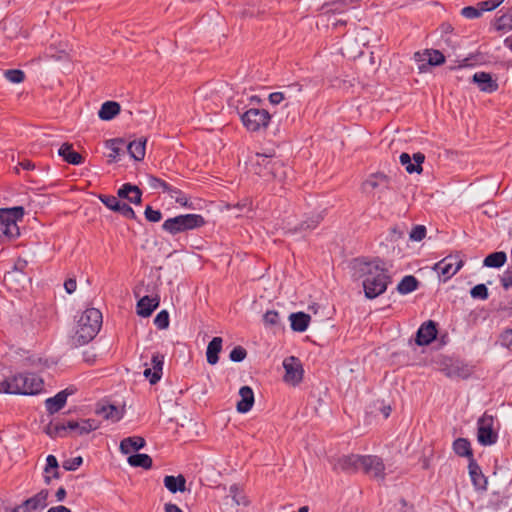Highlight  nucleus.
Wrapping results in <instances>:
<instances>
[{
	"label": "nucleus",
	"mask_w": 512,
	"mask_h": 512,
	"mask_svg": "<svg viewBox=\"0 0 512 512\" xmlns=\"http://www.w3.org/2000/svg\"><path fill=\"white\" fill-rule=\"evenodd\" d=\"M506 260H507L506 253L503 251H499V252H494V253L489 254L484 259L483 264L486 267L499 268L505 264Z\"/></svg>",
	"instance_id": "obj_36"
},
{
	"label": "nucleus",
	"mask_w": 512,
	"mask_h": 512,
	"mask_svg": "<svg viewBox=\"0 0 512 512\" xmlns=\"http://www.w3.org/2000/svg\"><path fill=\"white\" fill-rule=\"evenodd\" d=\"M354 267L357 275L363 278V288L367 298L374 299L386 291L390 278L382 260L378 258L372 261L359 260Z\"/></svg>",
	"instance_id": "obj_1"
},
{
	"label": "nucleus",
	"mask_w": 512,
	"mask_h": 512,
	"mask_svg": "<svg viewBox=\"0 0 512 512\" xmlns=\"http://www.w3.org/2000/svg\"><path fill=\"white\" fill-rule=\"evenodd\" d=\"M453 451L460 457H466L469 460L474 459L471 444L466 438L456 439L453 442Z\"/></svg>",
	"instance_id": "obj_33"
},
{
	"label": "nucleus",
	"mask_w": 512,
	"mask_h": 512,
	"mask_svg": "<svg viewBox=\"0 0 512 512\" xmlns=\"http://www.w3.org/2000/svg\"><path fill=\"white\" fill-rule=\"evenodd\" d=\"M428 56V64L432 66H438L445 62L444 55L438 50H426Z\"/></svg>",
	"instance_id": "obj_46"
},
{
	"label": "nucleus",
	"mask_w": 512,
	"mask_h": 512,
	"mask_svg": "<svg viewBox=\"0 0 512 512\" xmlns=\"http://www.w3.org/2000/svg\"><path fill=\"white\" fill-rule=\"evenodd\" d=\"M418 284L419 282L414 276L407 275L399 282L397 290L401 294H408L416 290Z\"/></svg>",
	"instance_id": "obj_37"
},
{
	"label": "nucleus",
	"mask_w": 512,
	"mask_h": 512,
	"mask_svg": "<svg viewBox=\"0 0 512 512\" xmlns=\"http://www.w3.org/2000/svg\"><path fill=\"white\" fill-rule=\"evenodd\" d=\"M121 111L120 104L115 101H106L102 104L98 111V116L101 120L109 121L115 118Z\"/></svg>",
	"instance_id": "obj_26"
},
{
	"label": "nucleus",
	"mask_w": 512,
	"mask_h": 512,
	"mask_svg": "<svg viewBox=\"0 0 512 512\" xmlns=\"http://www.w3.org/2000/svg\"><path fill=\"white\" fill-rule=\"evenodd\" d=\"M246 355H247V352L243 347L236 346L230 352L229 358L233 362H241L245 359Z\"/></svg>",
	"instance_id": "obj_54"
},
{
	"label": "nucleus",
	"mask_w": 512,
	"mask_h": 512,
	"mask_svg": "<svg viewBox=\"0 0 512 512\" xmlns=\"http://www.w3.org/2000/svg\"><path fill=\"white\" fill-rule=\"evenodd\" d=\"M72 394V391L68 389L58 392L54 397L46 399L45 406L50 414H54L61 410L67 401L68 395Z\"/></svg>",
	"instance_id": "obj_21"
},
{
	"label": "nucleus",
	"mask_w": 512,
	"mask_h": 512,
	"mask_svg": "<svg viewBox=\"0 0 512 512\" xmlns=\"http://www.w3.org/2000/svg\"><path fill=\"white\" fill-rule=\"evenodd\" d=\"M284 100V94L282 92H273L269 95L270 103L277 105Z\"/></svg>",
	"instance_id": "obj_63"
},
{
	"label": "nucleus",
	"mask_w": 512,
	"mask_h": 512,
	"mask_svg": "<svg viewBox=\"0 0 512 512\" xmlns=\"http://www.w3.org/2000/svg\"><path fill=\"white\" fill-rule=\"evenodd\" d=\"M5 78L11 83H21L24 81L25 74L19 69H9L4 72Z\"/></svg>",
	"instance_id": "obj_44"
},
{
	"label": "nucleus",
	"mask_w": 512,
	"mask_h": 512,
	"mask_svg": "<svg viewBox=\"0 0 512 512\" xmlns=\"http://www.w3.org/2000/svg\"><path fill=\"white\" fill-rule=\"evenodd\" d=\"M3 281L10 289L19 291L24 289L31 279L25 272L8 271L4 274Z\"/></svg>",
	"instance_id": "obj_15"
},
{
	"label": "nucleus",
	"mask_w": 512,
	"mask_h": 512,
	"mask_svg": "<svg viewBox=\"0 0 512 512\" xmlns=\"http://www.w3.org/2000/svg\"><path fill=\"white\" fill-rule=\"evenodd\" d=\"M241 399L237 402L236 408L239 413H247L254 404V393L249 386H243L239 390Z\"/></svg>",
	"instance_id": "obj_22"
},
{
	"label": "nucleus",
	"mask_w": 512,
	"mask_h": 512,
	"mask_svg": "<svg viewBox=\"0 0 512 512\" xmlns=\"http://www.w3.org/2000/svg\"><path fill=\"white\" fill-rule=\"evenodd\" d=\"M125 145V141L121 138H115L107 141L106 146L111 150L108 155L110 161H116L117 157L122 152V147Z\"/></svg>",
	"instance_id": "obj_39"
},
{
	"label": "nucleus",
	"mask_w": 512,
	"mask_h": 512,
	"mask_svg": "<svg viewBox=\"0 0 512 512\" xmlns=\"http://www.w3.org/2000/svg\"><path fill=\"white\" fill-rule=\"evenodd\" d=\"M501 284L505 289H509L512 287V275L509 273H504L501 277Z\"/></svg>",
	"instance_id": "obj_64"
},
{
	"label": "nucleus",
	"mask_w": 512,
	"mask_h": 512,
	"mask_svg": "<svg viewBox=\"0 0 512 512\" xmlns=\"http://www.w3.org/2000/svg\"><path fill=\"white\" fill-rule=\"evenodd\" d=\"M363 456L361 455H344L332 461L335 470H341L347 473L356 472L362 465Z\"/></svg>",
	"instance_id": "obj_13"
},
{
	"label": "nucleus",
	"mask_w": 512,
	"mask_h": 512,
	"mask_svg": "<svg viewBox=\"0 0 512 512\" xmlns=\"http://www.w3.org/2000/svg\"><path fill=\"white\" fill-rule=\"evenodd\" d=\"M147 182H148V185L150 186V188L155 189V190L162 189V191L164 193H168L170 196H174L173 193H178L175 190V186H173L172 184L168 183L167 181H165L161 178H158L156 176L149 175L147 177Z\"/></svg>",
	"instance_id": "obj_32"
},
{
	"label": "nucleus",
	"mask_w": 512,
	"mask_h": 512,
	"mask_svg": "<svg viewBox=\"0 0 512 512\" xmlns=\"http://www.w3.org/2000/svg\"><path fill=\"white\" fill-rule=\"evenodd\" d=\"M164 486L172 493L184 492L186 490V479L183 475L164 477Z\"/></svg>",
	"instance_id": "obj_28"
},
{
	"label": "nucleus",
	"mask_w": 512,
	"mask_h": 512,
	"mask_svg": "<svg viewBox=\"0 0 512 512\" xmlns=\"http://www.w3.org/2000/svg\"><path fill=\"white\" fill-rule=\"evenodd\" d=\"M477 439L481 445L488 446L495 444L498 434L494 429V417L484 413L477 422Z\"/></svg>",
	"instance_id": "obj_7"
},
{
	"label": "nucleus",
	"mask_w": 512,
	"mask_h": 512,
	"mask_svg": "<svg viewBox=\"0 0 512 512\" xmlns=\"http://www.w3.org/2000/svg\"><path fill=\"white\" fill-rule=\"evenodd\" d=\"M82 462H83L82 457L78 456L75 458L65 460L62 464V467L66 471H74L82 464Z\"/></svg>",
	"instance_id": "obj_56"
},
{
	"label": "nucleus",
	"mask_w": 512,
	"mask_h": 512,
	"mask_svg": "<svg viewBox=\"0 0 512 512\" xmlns=\"http://www.w3.org/2000/svg\"><path fill=\"white\" fill-rule=\"evenodd\" d=\"M271 169V181L283 182L285 180L288 168L280 160L277 159Z\"/></svg>",
	"instance_id": "obj_41"
},
{
	"label": "nucleus",
	"mask_w": 512,
	"mask_h": 512,
	"mask_svg": "<svg viewBox=\"0 0 512 512\" xmlns=\"http://www.w3.org/2000/svg\"><path fill=\"white\" fill-rule=\"evenodd\" d=\"M114 212H118L129 219H134L136 217L134 210L127 203L121 201L117 204Z\"/></svg>",
	"instance_id": "obj_49"
},
{
	"label": "nucleus",
	"mask_w": 512,
	"mask_h": 512,
	"mask_svg": "<svg viewBox=\"0 0 512 512\" xmlns=\"http://www.w3.org/2000/svg\"><path fill=\"white\" fill-rule=\"evenodd\" d=\"M364 190L369 192L371 190H374L376 188H385L388 189L389 187V179L384 174H374L371 175L363 184Z\"/></svg>",
	"instance_id": "obj_29"
},
{
	"label": "nucleus",
	"mask_w": 512,
	"mask_h": 512,
	"mask_svg": "<svg viewBox=\"0 0 512 512\" xmlns=\"http://www.w3.org/2000/svg\"><path fill=\"white\" fill-rule=\"evenodd\" d=\"M66 47H67L66 44H60L59 55H57L56 52H54V50H55L54 46L50 45L49 48L47 49L45 55L47 57L55 58V59L59 60L62 58L61 54H66Z\"/></svg>",
	"instance_id": "obj_60"
},
{
	"label": "nucleus",
	"mask_w": 512,
	"mask_h": 512,
	"mask_svg": "<svg viewBox=\"0 0 512 512\" xmlns=\"http://www.w3.org/2000/svg\"><path fill=\"white\" fill-rule=\"evenodd\" d=\"M175 190L178 193H173L174 196H170L174 198L175 201L183 207L192 208L191 204L188 203V198L183 194V192L175 186Z\"/></svg>",
	"instance_id": "obj_59"
},
{
	"label": "nucleus",
	"mask_w": 512,
	"mask_h": 512,
	"mask_svg": "<svg viewBox=\"0 0 512 512\" xmlns=\"http://www.w3.org/2000/svg\"><path fill=\"white\" fill-rule=\"evenodd\" d=\"M154 324L159 328V329H166L168 326H169V314L166 310H162L160 311L155 319H154Z\"/></svg>",
	"instance_id": "obj_51"
},
{
	"label": "nucleus",
	"mask_w": 512,
	"mask_h": 512,
	"mask_svg": "<svg viewBox=\"0 0 512 512\" xmlns=\"http://www.w3.org/2000/svg\"><path fill=\"white\" fill-rule=\"evenodd\" d=\"M400 163L405 166L406 171L409 174L422 172V163L425 160V156L423 153L417 152L413 154L414 163L411 162L412 158L406 152H403L399 157Z\"/></svg>",
	"instance_id": "obj_17"
},
{
	"label": "nucleus",
	"mask_w": 512,
	"mask_h": 512,
	"mask_svg": "<svg viewBox=\"0 0 512 512\" xmlns=\"http://www.w3.org/2000/svg\"><path fill=\"white\" fill-rule=\"evenodd\" d=\"M322 220V216L320 214L312 216L309 220L300 224L299 227H296L295 230L304 231L314 229Z\"/></svg>",
	"instance_id": "obj_48"
},
{
	"label": "nucleus",
	"mask_w": 512,
	"mask_h": 512,
	"mask_svg": "<svg viewBox=\"0 0 512 512\" xmlns=\"http://www.w3.org/2000/svg\"><path fill=\"white\" fill-rule=\"evenodd\" d=\"M470 295L474 299L486 300L489 296V293L486 285L478 284L470 290Z\"/></svg>",
	"instance_id": "obj_47"
},
{
	"label": "nucleus",
	"mask_w": 512,
	"mask_h": 512,
	"mask_svg": "<svg viewBox=\"0 0 512 512\" xmlns=\"http://www.w3.org/2000/svg\"><path fill=\"white\" fill-rule=\"evenodd\" d=\"M58 154L72 165H79L83 162V157L78 152L74 151L72 144L69 143L62 144L58 150Z\"/></svg>",
	"instance_id": "obj_27"
},
{
	"label": "nucleus",
	"mask_w": 512,
	"mask_h": 512,
	"mask_svg": "<svg viewBox=\"0 0 512 512\" xmlns=\"http://www.w3.org/2000/svg\"><path fill=\"white\" fill-rule=\"evenodd\" d=\"M222 338L221 337H214L208 344L207 346V351H206V357H207V362L210 364V365H215L218 360H219V357H218V354L220 353L221 349H222Z\"/></svg>",
	"instance_id": "obj_31"
},
{
	"label": "nucleus",
	"mask_w": 512,
	"mask_h": 512,
	"mask_svg": "<svg viewBox=\"0 0 512 512\" xmlns=\"http://www.w3.org/2000/svg\"><path fill=\"white\" fill-rule=\"evenodd\" d=\"M366 474L376 478L383 480L384 479V470L385 465L382 459L378 456L374 455H366L363 456L362 465L360 466Z\"/></svg>",
	"instance_id": "obj_12"
},
{
	"label": "nucleus",
	"mask_w": 512,
	"mask_h": 512,
	"mask_svg": "<svg viewBox=\"0 0 512 512\" xmlns=\"http://www.w3.org/2000/svg\"><path fill=\"white\" fill-rule=\"evenodd\" d=\"M96 412L105 419L112 420L113 422H117L123 417V412L114 405H104L98 408Z\"/></svg>",
	"instance_id": "obj_34"
},
{
	"label": "nucleus",
	"mask_w": 512,
	"mask_h": 512,
	"mask_svg": "<svg viewBox=\"0 0 512 512\" xmlns=\"http://www.w3.org/2000/svg\"><path fill=\"white\" fill-rule=\"evenodd\" d=\"M99 200L110 210L114 211L117 204L119 203V199L113 195H99Z\"/></svg>",
	"instance_id": "obj_53"
},
{
	"label": "nucleus",
	"mask_w": 512,
	"mask_h": 512,
	"mask_svg": "<svg viewBox=\"0 0 512 512\" xmlns=\"http://www.w3.org/2000/svg\"><path fill=\"white\" fill-rule=\"evenodd\" d=\"M127 461L132 467H141L144 469H150L153 463L152 458L148 454L130 455Z\"/></svg>",
	"instance_id": "obj_35"
},
{
	"label": "nucleus",
	"mask_w": 512,
	"mask_h": 512,
	"mask_svg": "<svg viewBox=\"0 0 512 512\" xmlns=\"http://www.w3.org/2000/svg\"><path fill=\"white\" fill-rule=\"evenodd\" d=\"M473 82L476 83L479 89L486 93H492L498 90V83L492 78L489 73L477 72L473 75Z\"/></svg>",
	"instance_id": "obj_19"
},
{
	"label": "nucleus",
	"mask_w": 512,
	"mask_h": 512,
	"mask_svg": "<svg viewBox=\"0 0 512 512\" xmlns=\"http://www.w3.org/2000/svg\"><path fill=\"white\" fill-rule=\"evenodd\" d=\"M276 160L269 155L256 153L249 158L248 169L265 181H271V166H274Z\"/></svg>",
	"instance_id": "obj_8"
},
{
	"label": "nucleus",
	"mask_w": 512,
	"mask_h": 512,
	"mask_svg": "<svg viewBox=\"0 0 512 512\" xmlns=\"http://www.w3.org/2000/svg\"><path fill=\"white\" fill-rule=\"evenodd\" d=\"M500 342L505 347H510L512 345V328L506 329L501 333Z\"/></svg>",
	"instance_id": "obj_62"
},
{
	"label": "nucleus",
	"mask_w": 512,
	"mask_h": 512,
	"mask_svg": "<svg viewBox=\"0 0 512 512\" xmlns=\"http://www.w3.org/2000/svg\"><path fill=\"white\" fill-rule=\"evenodd\" d=\"M49 491L42 489L31 498L25 500L21 505L11 509L10 512H41L48 505Z\"/></svg>",
	"instance_id": "obj_9"
},
{
	"label": "nucleus",
	"mask_w": 512,
	"mask_h": 512,
	"mask_svg": "<svg viewBox=\"0 0 512 512\" xmlns=\"http://www.w3.org/2000/svg\"><path fill=\"white\" fill-rule=\"evenodd\" d=\"M79 421L69 420L67 422H59L54 428L55 432H63L64 436L66 435L67 430H70L71 432L77 433V427H78Z\"/></svg>",
	"instance_id": "obj_45"
},
{
	"label": "nucleus",
	"mask_w": 512,
	"mask_h": 512,
	"mask_svg": "<svg viewBox=\"0 0 512 512\" xmlns=\"http://www.w3.org/2000/svg\"><path fill=\"white\" fill-rule=\"evenodd\" d=\"M144 214L150 222H159L162 219V213L159 210H154L151 206L146 207Z\"/></svg>",
	"instance_id": "obj_57"
},
{
	"label": "nucleus",
	"mask_w": 512,
	"mask_h": 512,
	"mask_svg": "<svg viewBox=\"0 0 512 512\" xmlns=\"http://www.w3.org/2000/svg\"><path fill=\"white\" fill-rule=\"evenodd\" d=\"M159 298L158 297H142L137 304V313L142 317H148L152 314V312L158 307Z\"/></svg>",
	"instance_id": "obj_23"
},
{
	"label": "nucleus",
	"mask_w": 512,
	"mask_h": 512,
	"mask_svg": "<svg viewBox=\"0 0 512 512\" xmlns=\"http://www.w3.org/2000/svg\"><path fill=\"white\" fill-rule=\"evenodd\" d=\"M151 368H146L143 372L145 378L149 379L150 384H156L162 376L164 356L160 353L153 354L151 358Z\"/></svg>",
	"instance_id": "obj_16"
},
{
	"label": "nucleus",
	"mask_w": 512,
	"mask_h": 512,
	"mask_svg": "<svg viewBox=\"0 0 512 512\" xmlns=\"http://www.w3.org/2000/svg\"><path fill=\"white\" fill-rule=\"evenodd\" d=\"M59 464L57 458L54 455H48L46 458V466L44 468V473L49 474L52 469H58Z\"/></svg>",
	"instance_id": "obj_61"
},
{
	"label": "nucleus",
	"mask_w": 512,
	"mask_h": 512,
	"mask_svg": "<svg viewBox=\"0 0 512 512\" xmlns=\"http://www.w3.org/2000/svg\"><path fill=\"white\" fill-rule=\"evenodd\" d=\"M24 215L22 207L0 209V243L14 239L19 235L17 220Z\"/></svg>",
	"instance_id": "obj_4"
},
{
	"label": "nucleus",
	"mask_w": 512,
	"mask_h": 512,
	"mask_svg": "<svg viewBox=\"0 0 512 512\" xmlns=\"http://www.w3.org/2000/svg\"><path fill=\"white\" fill-rule=\"evenodd\" d=\"M42 378L31 373H17L0 381V393L35 395L43 390Z\"/></svg>",
	"instance_id": "obj_2"
},
{
	"label": "nucleus",
	"mask_w": 512,
	"mask_h": 512,
	"mask_svg": "<svg viewBox=\"0 0 512 512\" xmlns=\"http://www.w3.org/2000/svg\"><path fill=\"white\" fill-rule=\"evenodd\" d=\"M483 10H481V6L473 7L467 6L461 10V15L468 19H475L482 15Z\"/></svg>",
	"instance_id": "obj_50"
},
{
	"label": "nucleus",
	"mask_w": 512,
	"mask_h": 512,
	"mask_svg": "<svg viewBox=\"0 0 512 512\" xmlns=\"http://www.w3.org/2000/svg\"><path fill=\"white\" fill-rule=\"evenodd\" d=\"M468 469L474 487L477 490L485 491L487 489V479L475 459H470Z\"/></svg>",
	"instance_id": "obj_18"
},
{
	"label": "nucleus",
	"mask_w": 512,
	"mask_h": 512,
	"mask_svg": "<svg viewBox=\"0 0 512 512\" xmlns=\"http://www.w3.org/2000/svg\"><path fill=\"white\" fill-rule=\"evenodd\" d=\"M283 367L285 369L284 380L287 383L296 385L302 380L303 368L297 358L293 356L285 358L283 361Z\"/></svg>",
	"instance_id": "obj_11"
},
{
	"label": "nucleus",
	"mask_w": 512,
	"mask_h": 512,
	"mask_svg": "<svg viewBox=\"0 0 512 512\" xmlns=\"http://www.w3.org/2000/svg\"><path fill=\"white\" fill-rule=\"evenodd\" d=\"M495 28L498 31L512 30V9L507 10L496 19Z\"/></svg>",
	"instance_id": "obj_40"
},
{
	"label": "nucleus",
	"mask_w": 512,
	"mask_h": 512,
	"mask_svg": "<svg viewBox=\"0 0 512 512\" xmlns=\"http://www.w3.org/2000/svg\"><path fill=\"white\" fill-rule=\"evenodd\" d=\"M263 321L268 326H276L279 324V314L277 311H267L263 316Z\"/></svg>",
	"instance_id": "obj_55"
},
{
	"label": "nucleus",
	"mask_w": 512,
	"mask_h": 512,
	"mask_svg": "<svg viewBox=\"0 0 512 512\" xmlns=\"http://www.w3.org/2000/svg\"><path fill=\"white\" fill-rule=\"evenodd\" d=\"M205 224L204 218L199 214H185L169 218L162 224L163 230L175 235L187 230L202 227Z\"/></svg>",
	"instance_id": "obj_5"
},
{
	"label": "nucleus",
	"mask_w": 512,
	"mask_h": 512,
	"mask_svg": "<svg viewBox=\"0 0 512 512\" xmlns=\"http://www.w3.org/2000/svg\"><path fill=\"white\" fill-rule=\"evenodd\" d=\"M351 2L352 0H337L331 3H326L323 7L326 9V12L342 13L344 8Z\"/></svg>",
	"instance_id": "obj_43"
},
{
	"label": "nucleus",
	"mask_w": 512,
	"mask_h": 512,
	"mask_svg": "<svg viewBox=\"0 0 512 512\" xmlns=\"http://www.w3.org/2000/svg\"><path fill=\"white\" fill-rule=\"evenodd\" d=\"M437 335L436 323L432 320L424 322L416 333L415 342L419 346L430 344Z\"/></svg>",
	"instance_id": "obj_14"
},
{
	"label": "nucleus",
	"mask_w": 512,
	"mask_h": 512,
	"mask_svg": "<svg viewBox=\"0 0 512 512\" xmlns=\"http://www.w3.org/2000/svg\"><path fill=\"white\" fill-rule=\"evenodd\" d=\"M426 236V227L423 225H416L412 228L409 237L412 241H421Z\"/></svg>",
	"instance_id": "obj_52"
},
{
	"label": "nucleus",
	"mask_w": 512,
	"mask_h": 512,
	"mask_svg": "<svg viewBox=\"0 0 512 512\" xmlns=\"http://www.w3.org/2000/svg\"><path fill=\"white\" fill-rule=\"evenodd\" d=\"M146 142V138L140 137L138 139L131 141L127 145V151L134 160L141 161L144 159L146 151Z\"/></svg>",
	"instance_id": "obj_24"
},
{
	"label": "nucleus",
	"mask_w": 512,
	"mask_h": 512,
	"mask_svg": "<svg viewBox=\"0 0 512 512\" xmlns=\"http://www.w3.org/2000/svg\"><path fill=\"white\" fill-rule=\"evenodd\" d=\"M270 118L271 116L266 110L257 108H251L241 116L243 125L252 132L267 128Z\"/></svg>",
	"instance_id": "obj_6"
},
{
	"label": "nucleus",
	"mask_w": 512,
	"mask_h": 512,
	"mask_svg": "<svg viewBox=\"0 0 512 512\" xmlns=\"http://www.w3.org/2000/svg\"><path fill=\"white\" fill-rule=\"evenodd\" d=\"M99 423L94 419H83L79 421L76 435L88 434L91 431L98 429Z\"/></svg>",
	"instance_id": "obj_42"
},
{
	"label": "nucleus",
	"mask_w": 512,
	"mask_h": 512,
	"mask_svg": "<svg viewBox=\"0 0 512 512\" xmlns=\"http://www.w3.org/2000/svg\"><path fill=\"white\" fill-rule=\"evenodd\" d=\"M289 319L292 330L297 332H304L310 322V316L304 312L291 313Z\"/></svg>",
	"instance_id": "obj_30"
},
{
	"label": "nucleus",
	"mask_w": 512,
	"mask_h": 512,
	"mask_svg": "<svg viewBox=\"0 0 512 512\" xmlns=\"http://www.w3.org/2000/svg\"><path fill=\"white\" fill-rule=\"evenodd\" d=\"M229 498L237 506L248 505L246 496L242 493V491L239 489V487L236 484L230 486L229 494L226 496V499L228 500Z\"/></svg>",
	"instance_id": "obj_38"
},
{
	"label": "nucleus",
	"mask_w": 512,
	"mask_h": 512,
	"mask_svg": "<svg viewBox=\"0 0 512 512\" xmlns=\"http://www.w3.org/2000/svg\"><path fill=\"white\" fill-rule=\"evenodd\" d=\"M146 445L145 439L139 436L127 437L120 442V451L129 454L131 451H138Z\"/></svg>",
	"instance_id": "obj_25"
},
{
	"label": "nucleus",
	"mask_w": 512,
	"mask_h": 512,
	"mask_svg": "<svg viewBox=\"0 0 512 512\" xmlns=\"http://www.w3.org/2000/svg\"><path fill=\"white\" fill-rule=\"evenodd\" d=\"M102 325V314L96 308L86 309L77 322V329L73 336L76 346L89 343L98 334Z\"/></svg>",
	"instance_id": "obj_3"
},
{
	"label": "nucleus",
	"mask_w": 512,
	"mask_h": 512,
	"mask_svg": "<svg viewBox=\"0 0 512 512\" xmlns=\"http://www.w3.org/2000/svg\"><path fill=\"white\" fill-rule=\"evenodd\" d=\"M463 266V261L457 255H449L435 264L434 270L443 277L444 281L450 279Z\"/></svg>",
	"instance_id": "obj_10"
},
{
	"label": "nucleus",
	"mask_w": 512,
	"mask_h": 512,
	"mask_svg": "<svg viewBox=\"0 0 512 512\" xmlns=\"http://www.w3.org/2000/svg\"><path fill=\"white\" fill-rule=\"evenodd\" d=\"M503 2H504V0H486V1L480 2L478 4V6H481V10H483V12L492 11V10L496 9Z\"/></svg>",
	"instance_id": "obj_58"
},
{
	"label": "nucleus",
	"mask_w": 512,
	"mask_h": 512,
	"mask_svg": "<svg viewBox=\"0 0 512 512\" xmlns=\"http://www.w3.org/2000/svg\"><path fill=\"white\" fill-rule=\"evenodd\" d=\"M119 198L127 199L133 204H140L142 201V192L138 186L130 183L123 184L117 192Z\"/></svg>",
	"instance_id": "obj_20"
}]
</instances>
